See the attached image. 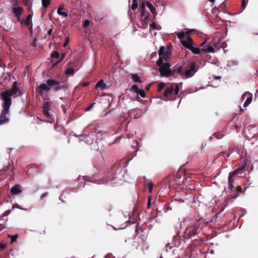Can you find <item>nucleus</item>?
Segmentation results:
<instances>
[{
	"mask_svg": "<svg viewBox=\"0 0 258 258\" xmlns=\"http://www.w3.org/2000/svg\"><path fill=\"white\" fill-rule=\"evenodd\" d=\"M197 71L196 63L190 62L187 65L173 67L171 69V76L176 78L180 75L182 78H188L193 76Z\"/></svg>",
	"mask_w": 258,
	"mask_h": 258,
	"instance_id": "f257e3e1",
	"label": "nucleus"
},
{
	"mask_svg": "<svg viewBox=\"0 0 258 258\" xmlns=\"http://www.w3.org/2000/svg\"><path fill=\"white\" fill-rule=\"evenodd\" d=\"M22 92L17 88V82L15 81L13 82L12 88L10 90H7L3 91L0 94V98L4 101H8L10 104H12V99L11 97L13 95H16L20 96L22 95Z\"/></svg>",
	"mask_w": 258,
	"mask_h": 258,
	"instance_id": "f03ea898",
	"label": "nucleus"
},
{
	"mask_svg": "<svg viewBox=\"0 0 258 258\" xmlns=\"http://www.w3.org/2000/svg\"><path fill=\"white\" fill-rule=\"evenodd\" d=\"M156 63L159 67V70L161 77H169L171 76L170 65L168 62H163L161 59H159Z\"/></svg>",
	"mask_w": 258,
	"mask_h": 258,
	"instance_id": "7ed1b4c3",
	"label": "nucleus"
},
{
	"mask_svg": "<svg viewBox=\"0 0 258 258\" xmlns=\"http://www.w3.org/2000/svg\"><path fill=\"white\" fill-rule=\"evenodd\" d=\"M11 104L8 101H3L2 104L3 110L0 115V125L9 121V119L6 115L9 113V109Z\"/></svg>",
	"mask_w": 258,
	"mask_h": 258,
	"instance_id": "20e7f679",
	"label": "nucleus"
},
{
	"mask_svg": "<svg viewBox=\"0 0 258 258\" xmlns=\"http://www.w3.org/2000/svg\"><path fill=\"white\" fill-rule=\"evenodd\" d=\"M183 179L184 178H182L181 176L172 177V179H169V177H167L164 179V182L166 183H168L169 188H176L181 186Z\"/></svg>",
	"mask_w": 258,
	"mask_h": 258,
	"instance_id": "39448f33",
	"label": "nucleus"
},
{
	"mask_svg": "<svg viewBox=\"0 0 258 258\" xmlns=\"http://www.w3.org/2000/svg\"><path fill=\"white\" fill-rule=\"evenodd\" d=\"M179 91V88L178 84H171L166 88L163 95L164 97L171 96L172 94L177 95L178 94Z\"/></svg>",
	"mask_w": 258,
	"mask_h": 258,
	"instance_id": "423d86ee",
	"label": "nucleus"
},
{
	"mask_svg": "<svg viewBox=\"0 0 258 258\" xmlns=\"http://www.w3.org/2000/svg\"><path fill=\"white\" fill-rule=\"evenodd\" d=\"M240 162L241 163L240 167L236 168L232 172L229 173V175L234 176L237 174H241L245 169L247 165V160L245 157H241L240 159Z\"/></svg>",
	"mask_w": 258,
	"mask_h": 258,
	"instance_id": "0eeeda50",
	"label": "nucleus"
},
{
	"mask_svg": "<svg viewBox=\"0 0 258 258\" xmlns=\"http://www.w3.org/2000/svg\"><path fill=\"white\" fill-rule=\"evenodd\" d=\"M47 84L55 92H57L63 88V86L61 85L60 82L55 79L47 80Z\"/></svg>",
	"mask_w": 258,
	"mask_h": 258,
	"instance_id": "6e6552de",
	"label": "nucleus"
},
{
	"mask_svg": "<svg viewBox=\"0 0 258 258\" xmlns=\"http://www.w3.org/2000/svg\"><path fill=\"white\" fill-rule=\"evenodd\" d=\"M201 224L200 220H195L190 229L188 230L190 236H194L197 235L199 232V227Z\"/></svg>",
	"mask_w": 258,
	"mask_h": 258,
	"instance_id": "1a4fd4ad",
	"label": "nucleus"
},
{
	"mask_svg": "<svg viewBox=\"0 0 258 258\" xmlns=\"http://www.w3.org/2000/svg\"><path fill=\"white\" fill-rule=\"evenodd\" d=\"M50 90V87H49L46 83V84L42 83L38 86L37 92L41 97H43L45 92L48 93Z\"/></svg>",
	"mask_w": 258,
	"mask_h": 258,
	"instance_id": "9d476101",
	"label": "nucleus"
},
{
	"mask_svg": "<svg viewBox=\"0 0 258 258\" xmlns=\"http://www.w3.org/2000/svg\"><path fill=\"white\" fill-rule=\"evenodd\" d=\"M233 176L229 175L228 176V187L227 189L226 188L224 189V191H225L226 193H228L229 196L230 197L231 194L232 193L234 192V187L233 186V179L232 178Z\"/></svg>",
	"mask_w": 258,
	"mask_h": 258,
	"instance_id": "9b49d317",
	"label": "nucleus"
},
{
	"mask_svg": "<svg viewBox=\"0 0 258 258\" xmlns=\"http://www.w3.org/2000/svg\"><path fill=\"white\" fill-rule=\"evenodd\" d=\"M50 109V104L48 102H45L43 106V113L44 116L48 118H52L49 111Z\"/></svg>",
	"mask_w": 258,
	"mask_h": 258,
	"instance_id": "f8f14e48",
	"label": "nucleus"
},
{
	"mask_svg": "<svg viewBox=\"0 0 258 258\" xmlns=\"http://www.w3.org/2000/svg\"><path fill=\"white\" fill-rule=\"evenodd\" d=\"M23 11L24 9L22 7L18 6L13 8V13L19 21L20 20V16L22 15Z\"/></svg>",
	"mask_w": 258,
	"mask_h": 258,
	"instance_id": "ddd939ff",
	"label": "nucleus"
},
{
	"mask_svg": "<svg viewBox=\"0 0 258 258\" xmlns=\"http://www.w3.org/2000/svg\"><path fill=\"white\" fill-rule=\"evenodd\" d=\"M252 94L249 92L245 93L242 96V99H244L245 98H246L245 101L243 104V107H247L252 101Z\"/></svg>",
	"mask_w": 258,
	"mask_h": 258,
	"instance_id": "4468645a",
	"label": "nucleus"
},
{
	"mask_svg": "<svg viewBox=\"0 0 258 258\" xmlns=\"http://www.w3.org/2000/svg\"><path fill=\"white\" fill-rule=\"evenodd\" d=\"M21 186L19 184H17L14 186H13L11 190L10 193L11 195H19L22 193V191L20 189Z\"/></svg>",
	"mask_w": 258,
	"mask_h": 258,
	"instance_id": "2eb2a0df",
	"label": "nucleus"
},
{
	"mask_svg": "<svg viewBox=\"0 0 258 258\" xmlns=\"http://www.w3.org/2000/svg\"><path fill=\"white\" fill-rule=\"evenodd\" d=\"M242 192V187L240 185H238L236 186V188L234 189V192L232 193L231 194L230 197L232 199H235L237 198L240 193Z\"/></svg>",
	"mask_w": 258,
	"mask_h": 258,
	"instance_id": "dca6fc26",
	"label": "nucleus"
},
{
	"mask_svg": "<svg viewBox=\"0 0 258 258\" xmlns=\"http://www.w3.org/2000/svg\"><path fill=\"white\" fill-rule=\"evenodd\" d=\"M202 51H203L204 53H207L208 52L214 53L216 52V50L212 45H207L206 46H204V47L202 49Z\"/></svg>",
	"mask_w": 258,
	"mask_h": 258,
	"instance_id": "f3484780",
	"label": "nucleus"
},
{
	"mask_svg": "<svg viewBox=\"0 0 258 258\" xmlns=\"http://www.w3.org/2000/svg\"><path fill=\"white\" fill-rule=\"evenodd\" d=\"M171 52L169 50H166L161 56H159V59H161L162 62L164 60L167 61L171 57Z\"/></svg>",
	"mask_w": 258,
	"mask_h": 258,
	"instance_id": "a211bd4d",
	"label": "nucleus"
},
{
	"mask_svg": "<svg viewBox=\"0 0 258 258\" xmlns=\"http://www.w3.org/2000/svg\"><path fill=\"white\" fill-rule=\"evenodd\" d=\"M187 41L185 40H181V42L182 45L186 48V46H188V45H189L190 46H192L193 44V40L191 38V37L189 36L187 37Z\"/></svg>",
	"mask_w": 258,
	"mask_h": 258,
	"instance_id": "6ab92c4d",
	"label": "nucleus"
},
{
	"mask_svg": "<svg viewBox=\"0 0 258 258\" xmlns=\"http://www.w3.org/2000/svg\"><path fill=\"white\" fill-rule=\"evenodd\" d=\"M186 48L191 50L194 54H200L202 52V49H200V48L195 47L192 46H190L189 45L186 46Z\"/></svg>",
	"mask_w": 258,
	"mask_h": 258,
	"instance_id": "aec40b11",
	"label": "nucleus"
},
{
	"mask_svg": "<svg viewBox=\"0 0 258 258\" xmlns=\"http://www.w3.org/2000/svg\"><path fill=\"white\" fill-rule=\"evenodd\" d=\"M32 14H29L27 17L26 20L24 21L25 25L29 28L32 27Z\"/></svg>",
	"mask_w": 258,
	"mask_h": 258,
	"instance_id": "412c9836",
	"label": "nucleus"
},
{
	"mask_svg": "<svg viewBox=\"0 0 258 258\" xmlns=\"http://www.w3.org/2000/svg\"><path fill=\"white\" fill-rule=\"evenodd\" d=\"M146 5L150 9L151 12L154 15H156L157 13L156 12L155 8L150 2H146Z\"/></svg>",
	"mask_w": 258,
	"mask_h": 258,
	"instance_id": "4be33fe9",
	"label": "nucleus"
},
{
	"mask_svg": "<svg viewBox=\"0 0 258 258\" xmlns=\"http://www.w3.org/2000/svg\"><path fill=\"white\" fill-rule=\"evenodd\" d=\"M173 206V202L171 201L167 202L164 206V209L165 212H167L169 210H171Z\"/></svg>",
	"mask_w": 258,
	"mask_h": 258,
	"instance_id": "5701e85b",
	"label": "nucleus"
},
{
	"mask_svg": "<svg viewBox=\"0 0 258 258\" xmlns=\"http://www.w3.org/2000/svg\"><path fill=\"white\" fill-rule=\"evenodd\" d=\"M106 85L104 83L103 80H100L95 85V88H100L103 90L106 88Z\"/></svg>",
	"mask_w": 258,
	"mask_h": 258,
	"instance_id": "b1692460",
	"label": "nucleus"
},
{
	"mask_svg": "<svg viewBox=\"0 0 258 258\" xmlns=\"http://www.w3.org/2000/svg\"><path fill=\"white\" fill-rule=\"evenodd\" d=\"M94 139L92 136L88 135L84 138V142L88 144H93Z\"/></svg>",
	"mask_w": 258,
	"mask_h": 258,
	"instance_id": "393cba45",
	"label": "nucleus"
},
{
	"mask_svg": "<svg viewBox=\"0 0 258 258\" xmlns=\"http://www.w3.org/2000/svg\"><path fill=\"white\" fill-rule=\"evenodd\" d=\"M131 76L132 79L135 82L139 83L142 82V81L141 80L140 77L138 76V74H132Z\"/></svg>",
	"mask_w": 258,
	"mask_h": 258,
	"instance_id": "a878e982",
	"label": "nucleus"
},
{
	"mask_svg": "<svg viewBox=\"0 0 258 258\" xmlns=\"http://www.w3.org/2000/svg\"><path fill=\"white\" fill-rule=\"evenodd\" d=\"M140 11H141V17H146V18L148 17V15L146 16L145 14V5L144 3H143L140 7Z\"/></svg>",
	"mask_w": 258,
	"mask_h": 258,
	"instance_id": "bb28decb",
	"label": "nucleus"
},
{
	"mask_svg": "<svg viewBox=\"0 0 258 258\" xmlns=\"http://www.w3.org/2000/svg\"><path fill=\"white\" fill-rule=\"evenodd\" d=\"M214 46L217 49V50H219L221 47H222V41L221 40H218L216 43L215 42L213 43Z\"/></svg>",
	"mask_w": 258,
	"mask_h": 258,
	"instance_id": "cd10ccee",
	"label": "nucleus"
},
{
	"mask_svg": "<svg viewBox=\"0 0 258 258\" xmlns=\"http://www.w3.org/2000/svg\"><path fill=\"white\" fill-rule=\"evenodd\" d=\"M63 10V8H61L60 7H59L58 9H57V13L58 15H61V16H64V17H67L68 15V13H66V12H62V10Z\"/></svg>",
	"mask_w": 258,
	"mask_h": 258,
	"instance_id": "c85d7f7f",
	"label": "nucleus"
},
{
	"mask_svg": "<svg viewBox=\"0 0 258 258\" xmlns=\"http://www.w3.org/2000/svg\"><path fill=\"white\" fill-rule=\"evenodd\" d=\"M23 2L25 6L28 7L29 8L32 7V0H23Z\"/></svg>",
	"mask_w": 258,
	"mask_h": 258,
	"instance_id": "c756f323",
	"label": "nucleus"
},
{
	"mask_svg": "<svg viewBox=\"0 0 258 258\" xmlns=\"http://www.w3.org/2000/svg\"><path fill=\"white\" fill-rule=\"evenodd\" d=\"M150 27L151 28H152L153 29H154V30H159L161 29V27L159 25H157V24L155 23V22H153L151 25H150Z\"/></svg>",
	"mask_w": 258,
	"mask_h": 258,
	"instance_id": "7c9ffc66",
	"label": "nucleus"
},
{
	"mask_svg": "<svg viewBox=\"0 0 258 258\" xmlns=\"http://www.w3.org/2000/svg\"><path fill=\"white\" fill-rule=\"evenodd\" d=\"M50 4V0H42V5L44 8H47Z\"/></svg>",
	"mask_w": 258,
	"mask_h": 258,
	"instance_id": "2f4dec72",
	"label": "nucleus"
},
{
	"mask_svg": "<svg viewBox=\"0 0 258 258\" xmlns=\"http://www.w3.org/2000/svg\"><path fill=\"white\" fill-rule=\"evenodd\" d=\"M65 73L67 75H73L74 74V70L72 68H69L66 70Z\"/></svg>",
	"mask_w": 258,
	"mask_h": 258,
	"instance_id": "473e14b6",
	"label": "nucleus"
},
{
	"mask_svg": "<svg viewBox=\"0 0 258 258\" xmlns=\"http://www.w3.org/2000/svg\"><path fill=\"white\" fill-rule=\"evenodd\" d=\"M136 93L138 95H140V96L142 98H145L146 97L145 92L142 89H140Z\"/></svg>",
	"mask_w": 258,
	"mask_h": 258,
	"instance_id": "72a5a7b5",
	"label": "nucleus"
},
{
	"mask_svg": "<svg viewBox=\"0 0 258 258\" xmlns=\"http://www.w3.org/2000/svg\"><path fill=\"white\" fill-rule=\"evenodd\" d=\"M185 33L184 32H180L177 34V37L181 40H183V38L185 37Z\"/></svg>",
	"mask_w": 258,
	"mask_h": 258,
	"instance_id": "f704fd0d",
	"label": "nucleus"
},
{
	"mask_svg": "<svg viewBox=\"0 0 258 258\" xmlns=\"http://www.w3.org/2000/svg\"><path fill=\"white\" fill-rule=\"evenodd\" d=\"M59 56V54L57 51H53L51 53V57L52 58H58Z\"/></svg>",
	"mask_w": 258,
	"mask_h": 258,
	"instance_id": "c9c22d12",
	"label": "nucleus"
},
{
	"mask_svg": "<svg viewBox=\"0 0 258 258\" xmlns=\"http://www.w3.org/2000/svg\"><path fill=\"white\" fill-rule=\"evenodd\" d=\"M18 236V234H15L14 235H8V237L11 238V243H12L14 242H16L17 241Z\"/></svg>",
	"mask_w": 258,
	"mask_h": 258,
	"instance_id": "e433bc0d",
	"label": "nucleus"
},
{
	"mask_svg": "<svg viewBox=\"0 0 258 258\" xmlns=\"http://www.w3.org/2000/svg\"><path fill=\"white\" fill-rule=\"evenodd\" d=\"M165 48L164 46H161L160 47L159 49L158 50V54L159 56H161L163 53L165 52Z\"/></svg>",
	"mask_w": 258,
	"mask_h": 258,
	"instance_id": "4c0bfd02",
	"label": "nucleus"
},
{
	"mask_svg": "<svg viewBox=\"0 0 258 258\" xmlns=\"http://www.w3.org/2000/svg\"><path fill=\"white\" fill-rule=\"evenodd\" d=\"M138 3L137 0H133V4L131 8L133 10H135L138 8Z\"/></svg>",
	"mask_w": 258,
	"mask_h": 258,
	"instance_id": "58836bf2",
	"label": "nucleus"
},
{
	"mask_svg": "<svg viewBox=\"0 0 258 258\" xmlns=\"http://www.w3.org/2000/svg\"><path fill=\"white\" fill-rule=\"evenodd\" d=\"M165 87V84L163 82H160L158 87V91H161Z\"/></svg>",
	"mask_w": 258,
	"mask_h": 258,
	"instance_id": "ea45409f",
	"label": "nucleus"
},
{
	"mask_svg": "<svg viewBox=\"0 0 258 258\" xmlns=\"http://www.w3.org/2000/svg\"><path fill=\"white\" fill-rule=\"evenodd\" d=\"M140 89L138 88L137 85L134 84L131 88V91H135L137 93Z\"/></svg>",
	"mask_w": 258,
	"mask_h": 258,
	"instance_id": "a19ab883",
	"label": "nucleus"
},
{
	"mask_svg": "<svg viewBox=\"0 0 258 258\" xmlns=\"http://www.w3.org/2000/svg\"><path fill=\"white\" fill-rule=\"evenodd\" d=\"M94 104H95V102H93L90 104L89 106L85 109V111H88L91 110L93 107Z\"/></svg>",
	"mask_w": 258,
	"mask_h": 258,
	"instance_id": "79ce46f5",
	"label": "nucleus"
},
{
	"mask_svg": "<svg viewBox=\"0 0 258 258\" xmlns=\"http://www.w3.org/2000/svg\"><path fill=\"white\" fill-rule=\"evenodd\" d=\"M69 41H70L69 37H65L64 42L63 44V46L64 47H66L67 46V45L69 44Z\"/></svg>",
	"mask_w": 258,
	"mask_h": 258,
	"instance_id": "37998d69",
	"label": "nucleus"
},
{
	"mask_svg": "<svg viewBox=\"0 0 258 258\" xmlns=\"http://www.w3.org/2000/svg\"><path fill=\"white\" fill-rule=\"evenodd\" d=\"M90 24V21L88 20H86L84 22H83V27L84 28L87 27Z\"/></svg>",
	"mask_w": 258,
	"mask_h": 258,
	"instance_id": "c03bdc74",
	"label": "nucleus"
},
{
	"mask_svg": "<svg viewBox=\"0 0 258 258\" xmlns=\"http://www.w3.org/2000/svg\"><path fill=\"white\" fill-rule=\"evenodd\" d=\"M151 197H149L148 199V203H147V206L148 209H149L150 208L151 204Z\"/></svg>",
	"mask_w": 258,
	"mask_h": 258,
	"instance_id": "a18cd8bd",
	"label": "nucleus"
},
{
	"mask_svg": "<svg viewBox=\"0 0 258 258\" xmlns=\"http://www.w3.org/2000/svg\"><path fill=\"white\" fill-rule=\"evenodd\" d=\"M246 2L245 0H242L241 7L242 9H244L246 7Z\"/></svg>",
	"mask_w": 258,
	"mask_h": 258,
	"instance_id": "49530a36",
	"label": "nucleus"
},
{
	"mask_svg": "<svg viewBox=\"0 0 258 258\" xmlns=\"http://www.w3.org/2000/svg\"><path fill=\"white\" fill-rule=\"evenodd\" d=\"M61 108H62V110H63V112L64 114H65V113H66V105H64V104H62V105H61Z\"/></svg>",
	"mask_w": 258,
	"mask_h": 258,
	"instance_id": "de8ad7c7",
	"label": "nucleus"
},
{
	"mask_svg": "<svg viewBox=\"0 0 258 258\" xmlns=\"http://www.w3.org/2000/svg\"><path fill=\"white\" fill-rule=\"evenodd\" d=\"M65 56H66V54L65 53H62L61 54V57L58 60V62H61L64 58Z\"/></svg>",
	"mask_w": 258,
	"mask_h": 258,
	"instance_id": "09e8293b",
	"label": "nucleus"
},
{
	"mask_svg": "<svg viewBox=\"0 0 258 258\" xmlns=\"http://www.w3.org/2000/svg\"><path fill=\"white\" fill-rule=\"evenodd\" d=\"M153 183H151L149 185V191L150 192H152V189H153Z\"/></svg>",
	"mask_w": 258,
	"mask_h": 258,
	"instance_id": "8fccbe9b",
	"label": "nucleus"
},
{
	"mask_svg": "<svg viewBox=\"0 0 258 258\" xmlns=\"http://www.w3.org/2000/svg\"><path fill=\"white\" fill-rule=\"evenodd\" d=\"M6 247V244L5 243H0V248L2 249H4Z\"/></svg>",
	"mask_w": 258,
	"mask_h": 258,
	"instance_id": "3c124183",
	"label": "nucleus"
},
{
	"mask_svg": "<svg viewBox=\"0 0 258 258\" xmlns=\"http://www.w3.org/2000/svg\"><path fill=\"white\" fill-rule=\"evenodd\" d=\"M151 85H152V83H150V84H148V85L146 86V87H145V89H146V90H149L150 89V87H151Z\"/></svg>",
	"mask_w": 258,
	"mask_h": 258,
	"instance_id": "603ef678",
	"label": "nucleus"
},
{
	"mask_svg": "<svg viewBox=\"0 0 258 258\" xmlns=\"http://www.w3.org/2000/svg\"><path fill=\"white\" fill-rule=\"evenodd\" d=\"M89 85V82H85V83L82 84V86H83V87H87Z\"/></svg>",
	"mask_w": 258,
	"mask_h": 258,
	"instance_id": "864d4df0",
	"label": "nucleus"
},
{
	"mask_svg": "<svg viewBox=\"0 0 258 258\" xmlns=\"http://www.w3.org/2000/svg\"><path fill=\"white\" fill-rule=\"evenodd\" d=\"M52 29H50L47 31V34L49 35H50L52 34Z\"/></svg>",
	"mask_w": 258,
	"mask_h": 258,
	"instance_id": "5fc2aeb1",
	"label": "nucleus"
},
{
	"mask_svg": "<svg viewBox=\"0 0 258 258\" xmlns=\"http://www.w3.org/2000/svg\"><path fill=\"white\" fill-rule=\"evenodd\" d=\"M195 31V30H190V31H188L186 32V33H185L186 35H189L192 31Z\"/></svg>",
	"mask_w": 258,
	"mask_h": 258,
	"instance_id": "6e6d98bb",
	"label": "nucleus"
},
{
	"mask_svg": "<svg viewBox=\"0 0 258 258\" xmlns=\"http://www.w3.org/2000/svg\"><path fill=\"white\" fill-rule=\"evenodd\" d=\"M60 62H58V60L57 61H56V62H55L54 63H53L52 66V68H54V67H55L58 63H59Z\"/></svg>",
	"mask_w": 258,
	"mask_h": 258,
	"instance_id": "4d7b16f0",
	"label": "nucleus"
},
{
	"mask_svg": "<svg viewBox=\"0 0 258 258\" xmlns=\"http://www.w3.org/2000/svg\"><path fill=\"white\" fill-rule=\"evenodd\" d=\"M47 195L46 193H44L42 194L41 196V199H42L44 197H45Z\"/></svg>",
	"mask_w": 258,
	"mask_h": 258,
	"instance_id": "13d9d810",
	"label": "nucleus"
},
{
	"mask_svg": "<svg viewBox=\"0 0 258 258\" xmlns=\"http://www.w3.org/2000/svg\"><path fill=\"white\" fill-rule=\"evenodd\" d=\"M205 43H206V42H205H205H204L203 43H202L201 44V46H203Z\"/></svg>",
	"mask_w": 258,
	"mask_h": 258,
	"instance_id": "bf43d9fd",
	"label": "nucleus"
},
{
	"mask_svg": "<svg viewBox=\"0 0 258 258\" xmlns=\"http://www.w3.org/2000/svg\"><path fill=\"white\" fill-rule=\"evenodd\" d=\"M237 153L239 154H241V151L240 149H238V151H237Z\"/></svg>",
	"mask_w": 258,
	"mask_h": 258,
	"instance_id": "052dcab7",
	"label": "nucleus"
},
{
	"mask_svg": "<svg viewBox=\"0 0 258 258\" xmlns=\"http://www.w3.org/2000/svg\"><path fill=\"white\" fill-rule=\"evenodd\" d=\"M215 0H209V1L211 3H214Z\"/></svg>",
	"mask_w": 258,
	"mask_h": 258,
	"instance_id": "680f3d73",
	"label": "nucleus"
},
{
	"mask_svg": "<svg viewBox=\"0 0 258 258\" xmlns=\"http://www.w3.org/2000/svg\"><path fill=\"white\" fill-rule=\"evenodd\" d=\"M16 207H17L18 208H19V209H21L20 208H19V206L18 205H16Z\"/></svg>",
	"mask_w": 258,
	"mask_h": 258,
	"instance_id": "e2e57ef3",
	"label": "nucleus"
},
{
	"mask_svg": "<svg viewBox=\"0 0 258 258\" xmlns=\"http://www.w3.org/2000/svg\"><path fill=\"white\" fill-rule=\"evenodd\" d=\"M6 213H7V214H9L10 213V211H7L6 212Z\"/></svg>",
	"mask_w": 258,
	"mask_h": 258,
	"instance_id": "0e129e2a",
	"label": "nucleus"
},
{
	"mask_svg": "<svg viewBox=\"0 0 258 258\" xmlns=\"http://www.w3.org/2000/svg\"><path fill=\"white\" fill-rule=\"evenodd\" d=\"M159 258H163L162 256H160Z\"/></svg>",
	"mask_w": 258,
	"mask_h": 258,
	"instance_id": "69168bd1",
	"label": "nucleus"
}]
</instances>
